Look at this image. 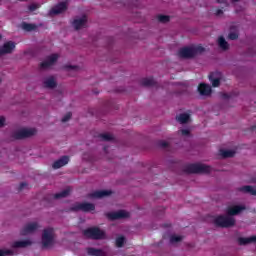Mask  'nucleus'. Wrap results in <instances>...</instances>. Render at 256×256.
<instances>
[{"label":"nucleus","instance_id":"nucleus-1","mask_svg":"<svg viewBox=\"0 0 256 256\" xmlns=\"http://www.w3.org/2000/svg\"><path fill=\"white\" fill-rule=\"evenodd\" d=\"M246 209L247 207H245V205H229L226 209V215H218L215 217L214 224L216 227L223 229L234 227L236 223L235 216L241 215Z\"/></svg>","mask_w":256,"mask_h":256},{"label":"nucleus","instance_id":"nucleus-2","mask_svg":"<svg viewBox=\"0 0 256 256\" xmlns=\"http://www.w3.org/2000/svg\"><path fill=\"white\" fill-rule=\"evenodd\" d=\"M83 236L86 237V239L99 241L101 239H105L106 233L99 227H89L88 229H84Z\"/></svg>","mask_w":256,"mask_h":256},{"label":"nucleus","instance_id":"nucleus-3","mask_svg":"<svg viewBox=\"0 0 256 256\" xmlns=\"http://www.w3.org/2000/svg\"><path fill=\"white\" fill-rule=\"evenodd\" d=\"M186 173H211L212 167L202 163H190L184 167Z\"/></svg>","mask_w":256,"mask_h":256},{"label":"nucleus","instance_id":"nucleus-4","mask_svg":"<svg viewBox=\"0 0 256 256\" xmlns=\"http://www.w3.org/2000/svg\"><path fill=\"white\" fill-rule=\"evenodd\" d=\"M54 229L49 227L48 229H44L42 233V247L43 249H49V247H53L55 243L54 237Z\"/></svg>","mask_w":256,"mask_h":256},{"label":"nucleus","instance_id":"nucleus-5","mask_svg":"<svg viewBox=\"0 0 256 256\" xmlns=\"http://www.w3.org/2000/svg\"><path fill=\"white\" fill-rule=\"evenodd\" d=\"M205 51V48L203 46H191V48H181L178 52V55L180 57H195V55H198V53H203Z\"/></svg>","mask_w":256,"mask_h":256},{"label":"nucleus","instance_id":"nucleus-6","mask_svg":"<svg viewBox=\"0 0 256 256\" xmlns=\"http://www.w3.org/2000/svg\"><path fill=\"white\" fill-rule=\"evenodd\" d=\"M37 133V129L30 128V129H19L18 131H14L12 133V137L14 139H26L27 137H32Z\"/></svg>","mask_w":256,"mask_h":256},{"label":"nucleus","instance_id":"nucleus-7","mask_svg":"<svg viewBox=\"0 0 256 256\" xmlns=\"http://www.w3.org/2000/svg\"><path fill=\"white\" fill-rule=\"evenodd\" d=\"M70 211H84L88 213L89 211H95V205L93 203H75L70 208Z\"/></svg>","mask_w":256,"mask_h":256},{"label":"nucleus","instance_id":"nucleus-8","mask_svg":"<svg viewBox=\"0 0 256 256\" xmlns=\"http://www.w3.org/2000/svg\"><path fill=\"white\" fill-rule=\"evenodd\" d=\"M58 59H59L58 53H52L51 55H48V57H46V59L40 63V67L42 69L51 67L56 63V61H58Z\"/></svg>","mask_w":256,"mask_h":256},{"label":"nucleus","instance_id":"nucleus-9","mask_svg":"<svg viewBox=\"0 0 256 256\" xmlns=\"http://www.w3.org/2000/svg\"><path fill=\"white\" fill-rule=\"evenodd\" d=\"M106 217L110 219V221H116L117 219H127L130 217V213L121 210L113 213H106Z\"/></svg>","mask_w":256,"mask_h":256},{"label":"nucleus","instance_id":"nucleus-10","mask_svg":"<svg viewBox=\"0 0 256 256\" xmlns=\"http://www.w3.org/2000/svg\"><path fill=\"white\" fill-rule=\"evenodd\" d=\"M66 10H68L67 2H60L50 10V14L51 15L63 14V12H66Z\"/></svg>","mask_w":256,"mask_h":256},{"label":"nucleus","instance_id":"nucleus-11","mask_svg":"<svg viewBox=\"0 0 256 256\" xmlns=\"http://www.w3.org/2000/svg\"><path fill=\"white\" fill-rule=\"evenodd\" d=\"M38 227H39L38 223H28L20 231V234L21 235H29L30 233H34L35 231H37Z\"/></svg>","mask_w":256,"mask_h":256},{"label":"nucleus","instance_id":"nucleus-12","mask_svg":"<svg viewBox=\"0 0 256 256\" xmlns=\"http://www.w3.org/2000/svg\"><path fill=\"white\" fill-rule=\"evenodd\" d=\"M70 161V157L68 155H63V157H60V159H57V161H54L52 167L54 169H60L61 167H64L67 165Z\"/></svg>","mask_w":256,"mask_h":256},{"label":"nucleus","instance_id":"nucleus-13","mask_svg":"<svg viewBox=\"0 0 256 256\" xmlns=\"http://www.w3.org/2000/svg\"><path fill=\"white\" fill-rule=\"evenodd\" d=\"M15 47V42H5V44L0 48V55H4L5 53H12Z\"/></svg>","mask_w":256,"mask_h":256},{"label":"nucleus","instance_id":"nucleus-14","mask_svg":"<svg viewBox=\"0 0 256 256\" xmlns=\"http://www.w3.org/2000/svg\"><path fill=\"white\" fill-rule=\"evenodd\" d=\"M141 85L145 86V87H151V86H155V87H159L157 81L154 79V77H143V79H141L140 81Z\"/></svg>","mask_w":256,"mask_h":256},{"label":"nucleus","instance_id":"nucleus-15","mask_svg":"<svg viewBox=\"0 0 256 256\" xmlns=\"http://www.w3.org/2000/svg\"><path fill=\"white\" fill-rule=\"evenodd\" d=\"M198 91L201 95H211L212 87L207 83H200L198 87Z\"/></svg>","mask_w":256,"mask_h":256},{"label":"nucleus","instance_id":"nucleus-16","mask_svg":"<svg viewBox=\"0 0 256 256\" xmlns=\"http://www.w3.org/2000/svg\"><path fill=\"white\" fill-rule=\"evenodd\" d=\"M30 245H32V241L25 240V241H14V243H12L11 246L13 249H24L26 247H29Z\"/></svg>","mask_w":256,"mask_h":256},{"label":"nucleus","instance_id":"nucleus-17","mask_svg":"<svg viewBox=\"0 0 256 256\" xmlns=\"http://www.w3.org/2000/svg\"><path fill=\"white\" fill-rule=\"evenodd\" d=\"M239 245H249V243H256V235L252 237H239L238 239Z\"/></svg>","mask_w":256,"mask_h":256},{"label":"nucleus","instance_id":"nucleus-18","mask_svg":"<svg viewBox=\"0 0 256 256\" xmlns=\"http://www.w3.org/2000/svg\"><path fill=\"white\" fill-rule=\"evenodd\" d=\"M86 251H87V254L90 256H105V251H103L102 249H95L94 247H88Z\"/></svg>","mask_w":256,"mask_h":256},{"label":"nucleus","instance_id":"nucleus-19","mask_svg":"<svg viewBox=\"0 0 256 256\" xmlns=\"http://www.w3.org/2000/svg\"><path fill=\"white\" fill-rule=\"evenodd\" d=\"M86 23H87V18L86 16H83L82 18L74 20L73 26L75 29H81L85 26Z\"/></svg>","mask_w":256,"mask_h":256},{"label":"nucleus","instance_id":"nucleus-20","mask_svg":"<svg viewBox=\"0 0 256 256\" xmlns=\"http://www.w3.org/2000/svg\"><path fill=\"white\" fill-rule=\"evenodd\" d=\"M44 87H48L50 89H53L54 87H57V81L55 80V77L50 76L44 81Z\"/></svg>","mask_w":256,"mask_h":256},{"label":"nucleus","instance_id":"nucleus-21","mask_svg":"<svg viewBox=\"0 0 256 256\" xmlns=\"http://www.w3.org/2000/svg\"><path fill=\"white\" fill-rule=\"evenodd\" d=\"M111 193L112 191H108V190L94 191V193H92V197L101 199L103 197H108L109 195H111Z\"/></svg>","mask_w":256,"mask_h":256},{"label":"nucleus","instance_id":"nucleus-22","mask_svg":"<svg viewBox=\"0 0 256 256\" xmlns=\"http://www.w3.org/2000/svg\"><path fill=\"white\" fill-rule=\"evenodd\" d=\"M216 75H217V73H215V72H212L209 75V79H210L213 87H219V85H220L221 79H220V77H217Z\"/></svg>","mask_w":256,"mask_h":256},{"label":"nucleus","instance_id":"nucleus-23","mask_svg":"<svg viewBox=\"0 0 256 256\" xmlns=\"http://www.w3.org/2000/svg\"><path fill=\"white\" fill-rule=\"evenodd\" d=\"M239 191H242L244 193H250V195H256V187H253L251 185H244L243 187L239 188Z\"/></svg>","mask_w":256,"mask_h":256},{"label":"nucleus","instance_id":"nucleus-24","mask_svg":"<svg viewBox=\"0 0 256 256\" xmlns=\"http://www.w3.org/2000/svg\"><path fill=\"white\" fill-rule=\"evenodd\" d=\"M235 153H236V151H233L231 149H220V155L224 159H226L228 157H234Z\"/></svg>","mask_w":256,"mask_h":256},{"label":"nucleus","instance_id":"nucleus-25","mask_svg":"<svg viewBox=\"0 0 256 256\" xmlns=\"http://www.w3.org/2000/svg\"><path fill=\"white\" fill-rule=\"evenodd\" d=\"M70 188L64 189L63 191H60V193H56L54 195V199H62L64 197H68V195H70Z\"/></svg>","mask_w":256,"mask_h":256},{"label":"nucleus","instance_id":"nucleus-26","mask_svg":"<svg viewBox=\"0 0 256 256\" xmlns=\"http://www.w3.org/2000/svg\"><path fill=\"white\" fill-rule=\"evenodd\" d=\"M22 28L25 29V31H35L38 26L36 24H28L27 22H23Z\"/></svg>","mask_w":256,"mask_h":256},{"label":"nucleus","instance_id":"nucleus-27","mask_svg":"<svg viewBox=\"0 0 256 256\" xmlns=\"http://www.w3.org/2000/svg\"><path fill=\"white\" fill-rule=\"evenodd\" d=\"M189 119H190L189 113H180V115H178V121L180 123H188Z\"/></svg>","mask_w":256,"mask_h":256},{"label":"nucleus","instance_id":"nucleus-28","mask_svg":"<svg viewBox=\"0 0 256 256\" xmlns=\"http://www.w3.org/2000/svg\"><path fill=\"white\" fill-rule=\"evenodd\" d=\"M218 44L221 47V49H229V44L228 42H226L223 36H220V38L218 39Z\"/></svg>","mask_w":256,"mask_h":256},{"label":"nucleus","instance_id":"nucleus-29","mask_svg":"<svg viewBox=\"0 0 256 256\" xmlns=\"http://www.w3.org/2000/svg\"><path fill=\"white\" fill-rule=\"evenodd\" d=\"M125 237L123 235H121L120 237L116 238V247L118 248H122L125 245Z\"/></svg>","mask_w":256,"mask_h":256},{"label":"nucleus","instance_id":"nucleus-30","mask_svg":"<svg viewBox=\"0 0 256 256\" xmlns=\"http://www.w3.org/2000/svg\"><path fill=\"white\" fill-rule=\"evenodd\" d=\"M99 137L103 141H112L113 140V135H111V133H100Z\"/></svg>","mask_w":256,"mask_h":256},{"label":"nucleus","instance_id":"nucleus-31","mask_svg":"<svg viewBox=\"0 0 256 256\" xmlns=\"http://www.w3.org/2000/svg\"><path fill=\"white\" fill-rule=\"evenodd\" d=\"M182 240H183V237L178 236V235H172L170 237V243H179Z\"/></svg>","mask_w":256,"mask_h":256},{"label":"nucleus","instance_id":"nucleus-32","mask_svg":"<svg viewBox=\"0 0 256 256\" xmlns=\"http://www.w3.org/2000/svg\"><path fill=\"white\" fill-rule=\"evenodd\" d=\"M158 21L161 22L162 24H167V22H170V16L160 15L158 16Z\"/></svg>","mask_w":256,"mask_h":256},{"label":"nucleus","instance_id":"nucleus-33","mask_svg":"<svg viewBox=\"0 0 256 256\" xmlns=\"http://www.w3.org/2000/svg\"><path fill=\"white\" fill-rule=\"evenodd\" d=\"M9 255H14V252L11 251L10 249H0V256H9Z\"/></svg>","mask_w":256,"mask_h":256},{"label":"nucleus","instance_id":"nucleus-34","mask_svg":"<svg viewBox=\"0 0 256 256\" xmlns=\"http://www.w3.org/2000/svg\"><path fill=\"white\" fill-rule=\"evenodd\" d=\"M71 117H72V113H71V111H69L68 113H66V115H64V117H62L63 123H66L67 121H69V119H71Z\"/></svg>","mask_w":256,"mask_h":256},{"label":"nucleus","instance_id":"nucleus-35","mask_svg":"<svg viewBox=\"0 0 256 256\" xmlns=\"http://www.w3.org/2000/svg\"><path fill=\"white\" fill-rule=\"evenodd\" d=\"M239 34L238 32H230V34L228 35L229 39H238Z\"/></svg>","mask_w":256,"mask_h":256},{"label":"nucleus","instance_id":"nucleus-36","mask_svg":"<svg viewBox=\"0 0 256 256\" xmlns=\"http://www.w3.org/2000/svg\"><path fill=\"white\" fill-rule=\"evenodd\" d=\"M159 147L166 148L169 147V143L167 141H158Z\"/></svg>","mask_w":256,"mask_h":256},{"label":"nucleus","instance_id":"nucleus-37","mask_svg":"<svg viewBox=\"0 0 256 256\" xmlns=\"http://www.w3.org/2000/svg\"><path fill=\"white\" fill-rule=\"evenodd\" d=\"M6 123V117L4 115L0 116V127H4Z\"/></svg>","mask_w":256,"mask_h":256},{"label":"nucleus","instance_id":"nucleus-38","mask_svg":"<svg viewBox=\"0 0 256 256\" xmlns=\"http://www.w3.org/2000/svg\"><path fill=\"white\" fill-rule=\"evenodd\" d=\"M27 185H28L27 183H20L18 190L22 191L24 189V187H27Z\"/></svg>","mask_w":256,"mask_h":256},{"label":"nucleus","instance_id":"nucleus-39","mask_svg":"<svg viewBox=\"0 0 256 256\" xmlns=\"http://www.w3.org/2000/svg\"><path fill=\"white\" fill-rule=\"evenodd\" d=\"M181 133H182V135H190V130L189 129H182Z\"/></svg>","mask_w":256,"mask_h":256},{"label":"nucleus","instance_id":"nucleus-40","mask_svg":"<svg viewBox=\"0 0 256 256\" xmlns=\"http://www.w3.org/2000/svg\"><path fill=\"white\" fill-rule=\"evenodd\" d=\"M66 69H77V65H65Z\"/></svg>","mask_w":256,"mask_h":256},{"label":"nucleus","instance_id":"nucleus-41","mask_svg":"<svg viewBox=\"0 0 256 256\" xmlns=\"http://www.w3.org/2000/svg\"><path fill=\"white\" fill-rule=\"evenodd\" d=\"M29 10L31 12H34L35 10H37V6H35V4H32L31 6H29Z\"/></svg>","mask_w":256,"mask_h":256},{"label":"nucleus","instance_id":"nucleus-42","mask_svg":"<svg viewBox=\"0 0 256 256\" xmlns=\"http://www.w3.org/2000/svg\"><path fill=\"white\" fill-rule=\"evenodd\" d=\"M221 96L223 99H229L231 97V95H229V93H222Z\"/></svg>","mask_w":256,"mask_h":256},{"label":"nucleus","instance_id":"nucleus-43","mask_svg":"<svg viewBox=\"0 0 256 256\" xmlns=\"http://www.w3.org/2000/svg\"><path fill=\"white\" fill-rule=\"evenodd\" d=\"M223 14V10H216V16H221Z\"/></svg>","mask_w":256,"mask_h":256},{"label":"nucleus","instance_id":"nucleus-44","mask_svg":"<svg viewBox=\"0 0 256 256\" xmlns=\"http://www.w3.org/2000/svg\"><path fill=\"white\" fill-rule=\"evenodd\" d=\"M251 129H252V130H255V129H256V125H253V126L251 127Z\"/></svg>","mask_w":256,"mask_h":256},{"label":"nucleus","instance_id":"nucleus-45","mask_svg":"<svg viewBox=\"0 0 256 256\" xmlns=\"http://www.w3.org/2000/svg\"><path fill=\"white\" fill-rule=\"evenodd\" d=\"M232 2H239V0H232Z\"/></svg>","mask_w":256,"mask_h":256},{"label":"nucleus","instance_id":"nucleus-46","mask_svg":"<svg viewBox=\"0 0 256 256\" xmlns=\"http://www.w3.org/2000/svg\"><path fill=\"white\" fill-rule=\"evenodd\" d=\"M0 39H2V36H1V34H0Z\"/></svg>","mask_w":256,"mask_h":256}]
</instances>
